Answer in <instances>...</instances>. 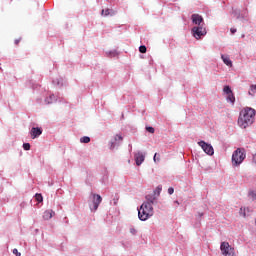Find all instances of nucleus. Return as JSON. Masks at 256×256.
Listing matches in <instances>:
<instances>
[{
	"label": "nucleus",
	"instance_id": "1",
	"mask_svg": "<svg viewBox=\"0 0 256 256\" xmlns=\"http://www.w3.org/2000/svg\"><path fill=\"white\" fill-rule=\"evenodd\" d=\"M253 121H255V109L246 107L240 111L238 125L241 129H247V127L253 125Z\"/></svg>",
	"mask_w": 256,
	"mask_h": 256
},
{
	"label": "nucleus",
	"instance_id": "2",
	"mask_svg": "<svg viewBox=\"0 0 256 256\" xmlns=\"http://www.w3.org/2000/svg\"><path fill=\"white\" fill-rule=\"evenodd\" d=\"M153 215V205L149 203L144 202L138 209V217L140 221H147V219H150V217H153Z\"/></svg>",
	"mask_w": 256,
	"mask_h": 256
},
{
	"label": "nucleus",
	"instance_id": "3",
	"mask_svg": "<svg viewBox=\"0 0 256 256\" xmlns=\"http://www.w3.org/2000/svg\"><path fill=\"white\" fill-rule=\"evenodd\" d=\"M103 201V198L99 194L90 193L89 199H88V205L89 209L92 213H95L99 209V205H101V202Z\"/></svg>",
	"mask_w": 256,
	"mask_h": 256
},
{
	"label": "nucleus",
	"instance_id": "4",
	"mask_svg": "<svg viewBox=\"0 0 256 256\" xmlns=\"http://www.w3.org/2000/svg\"><path fill=\"white\" fill-rule=\"evenodd\" d=\"M247 155L245 154V149L238 148L236 149L232 154V165L233 167H239L243 161H245V158Z\"/></svg>",
	"mask_w": 256,
	"mask_h": 256
},
{
	"label": "nucleus",
	"instance_id": "5",
	"mask_svg": "<svg viewBox=\"0 0 256 256\" xmlns=\"http://www.w3.org/2000/svg\"><path fill=\"white\" fill-rule=\"evenodd\" d=\"M192 36L197 40L205 37L207 35V29L205 26H193L191 29Z\"/></svg>",
	"mask_w": 256,
	"mask_h": 256
},
{
	"label": "nucleus",
	"instance_id": "6",
	"mask_svg": "<svg viewBox=\"0 0 256 256\" xmlns=\"http://www.w3.org/2000/svg\"><path fill=\"white\" fill-rule=\"evenodd\" d=\"M220 250L224 256H235V248L229 245V242H222L220 245Z\"/></svg>",
	"mask_w": 256,
	"mask_h": 256
},
{
	"label": "nucleus",
	"instance_id": "7",
	"mask_svg": "<svg viewBox=\"0 0 256 256\" xmlns=\"http://www.w3.org/2000/svg\"><path fill=\"white\" fill-rule=\"evenodd\" d=\"M199 147L206 153V155L213 156L215 155V150L213 149V146L203 140L198 142Z\"/></svg>",
	"mask_w": 256,
	"mask_h": 256
},
{
	"label": "nucleus",
	"instance_id": "8",
	"mask_svg": "<svg viewBox=\"0 0 256 256\" xmlns=\"http://www.w3.org/2000/svg\"><path fill=\"white\" fill-rule=\"evenodd\" d=\"M191 21H192V24L195 25V27H204L205 26V21L203 20V16H201L199 14H192Z\"/></svg>",
	"mask_w": 256,
	"mask_h": 256
},
{
	"label": "nucleus",
	"instance_id": "9",
	"mask_svg": "<svg viewBox=\"0 0 256 256\" xmlns=\"http://www.w3.org/2000/svg\"><path fill=\"white\" fill-rule=\"evenodd\" d=\"M134 160L136 165L139 167L145 161V153L142 151H137L134 153Z\"/></svg>",
	"mask_w": 256,
	"mask_h": 256
},
{
	"label": "nucleus",
	"instance_id": "10",
	"mask_svg": "<svg viewBox=\"0 0 256 256\" xmlns=\"http://www.w3.org/2000/svg\"><path fill=\"white\" fill-rule=\"evenodd\" d=\"M42 134H43V129H41L39 127H32V129L30 131V135H31L32 139H37V137H39Z\"/></svg>",
	"mask_w": 256,
	"mask_h": 256
},
{
	"label": "nucleus",
	"instance_id": "11",
	"mask_svg": "<svg viewBox=\"0 0 256 256\" xmlns=\"http://www.w3.org/2000/svg\"><path fill=\"white\" fill-rule=\"evenodd\" d=\"M121 141H123V136L117 134V135L114 137V140L111 141L110 148L115 149L117 146L120 145Z\"/></svg>",
	"mask_w": 256,
	"mask_h": 256
},
{
	"label": "nucleus",
	"instance_id": "12",
	"mask_svg": "<svg viewBox=\"0 0 256 256\" xmlns=\"http://www.w3.org/2000/svg\"><path fill=\"white\" fill-rule=\"evenodd\" d=\"M146 201L144 203H148V205H155V201H157V196L155 194H148L145 197Z\"/></svg>",
	"mask_w": 256,
	"mask_h": 256
},
{
	"label": "nucleus",
	"instance_id": "13",
	"mask_svg": "<svg viewBox=\"0 0 256 256\" xmlns=\"http://www.w3.org/2000/svg\"><path fill=\"white\" fill-rule=\"evenodd\" d=\"M116 11L115 10H113V9H109V8H107V9H103L102 11H101V15L103 16V17H109V15L111 16V17H113V15H116Z\"/></svg>",
	"mask_w": 256,
	"mask_h": 256
},
{
	"label": "nucleus",
	"instance_id": "14",
	"mask_svg": "<svg viewBox=\"0 0 256 256\" xmlns=\"http://www.w3.org/2000/svg\"><path fill=\"white\" fill-rule=\"evenodd\" d=\"M221 59L223 63L227 65V67H233V61H231V58H229V55L222 54Z\"/></svg>",
	"mask_w": 256,
	"mask_h": 256
},
{
	"label": "nucleus",
	"instance_id": "15",
	"mask_svg": "<svg viewBox=\"0 0 256 256\" xmlns=\"http://www.w3.org/2000/svg\"><path fill=\"white\" fill-rule=\"evenodd\" d=\"M232 15H234L235 18L237 19H245V16L241 14V10L232 8Z\"/></svg>",
	"mask_w": 256,
	"mask_h": 256
},
{
	"label": "nucleus",
	"instance_id": "16",
	"mask_svg": "<svg viewBox=\"0 0 256 256\" xmlns=\"http://www.w3.org/2000/svg\"><path fill=\"white\" fill-rule=\"evenodd\" d=\"M53 215H55V212L53 210H46L43 214V219H45V221H49V219H51Z\"/></svg>",
	"mask_w": 256,
	"mask_h": 256
},
{
	"label": "nucleus",
	"instance_id": "17",
	"mask_svg": "<svg viewBox=\"0 0 256 256\" xmlns=\"http://www.w3.org/2000/svg\"><path fill=\"white\" fill-rule=\"evenodd\" d=\"M55 101H57V98L53 94L45 98L46 105H51V103H55Z\"/></svg>",
	"mask_w": 256,
	"mask_h": 256
},
{
	"label": "nucleus",
	"instance_id": "18",
	"mask_svg": "<svg viewBox=\"0 0 256 256\" xmlns=\"http://www.w3.org/2000/svg\"><path fill=\"white\" fill-rule=\"evenodd\" d=\"M226 101L231 103V105H235V94H228L226 97Z\"/></svg>",
	"mask_w": 256,
	"mask_h": 256
},
{
	"label": "nucleus",
	"instance_id": "19",
	"mask_svg": "<svg viewBox=\"0 0 256 256\" xmlns=\"http://www.w3.org/2000/svg\"><path fill=\"white\" fill-rule=\"evenodd\" d=\"M119 52L117 50H110L106 52L107 57H117Z\"/></svg>",
	"mask_w": 256,
	"mask_h": 256
},
{
	"label": "nucleus",
	"instance_id": "20",
	"mask_svg": "<svg viewBox=\"0 0 256 256\" xmlns=\"http://www.w3.org/2000/svg\"><path fill=\"white\" fill-rule=\"evenodd\" d=\"M53 84L57 85L58 87H63V78H57L53 80Z\"/></svg>",
	"mask_w": 256,
	"mask_h": 256
},
{
	"label": "nucleus",
	"instance_id": "21",
	"mask_svg": "<svg viewBox=\"0 0 256 256\" xmlns=\"http://www.w3.org/2000/svg\"><path fill=\"white\" fill-rule=\"evenodd\" d=\"M223 91L226 95H231L233 93V90H231V86H224Z\"/></svg>",
	"mask_w": 256,
	"mask_h": 256
},
{
	"label": "nucleus",
	"instance_id": "22",
	"mask_svg": "<svg viewBox=\"0 0 256 256\" xmlns=\"http://www.w3.org/2000/svg\"><path fill=\"white\" fill-rule=\"evenodd\" d=\"M80 143H91V138L89 136H83L80 138Z\"/></svg>",
	"mask_w": 256,
	"mask_h": 256
},
{
	"label": "nucleus",
	"instance_id": "23",
	"mask_svg": "<svg viewBox=\"0 0 256 256\" xmlns=\"http://www.w3.org/2000/svg\"><path fill=\"white\" fill-rule=\"evenodd\" d=\"M35 199L38 203H43V196L41 194H36Z\"/></svg>",
	"mask_w": 256,
	"mask_h": 256
},
{
	"label": "nucleus",
	"instance_id": "24",
	"mask_svg": "<svg viewBox=\"0 0 256 256\" xmlns=\"http://www.w3.org/2000/svg\"><path fill=\"white\" fill-rule=\"evenodd\" d=\"M162 189H163V187H161V186H158L157 188H156V190L154 191V195H161V191H162Z\"/></svg>",
	"mask_w": 256,
	"mask_h": 256
},
{
	"label": "nucleus",
	"instance_id": "25",
	"mask_svg": "<svg viewBox=\"0 0 256 256\" xmlns=\"http://www.w3.org/2000/svg\"><path fill=\"white\" fill-rule=\"evenodd\" d=\"M140 53H147V47L145 45H142L139 47Z\"/></svg>",
	"mask_w": 256,
	"mask_h": 256
},
{
	"label": "nucleus",
	"instance_id": "26",
	"mask_svg": "<svg viewBox=\"0 0 256 256\" xmlns=\"http://www.w3.org/2000/svg\"><path fill=\"white\" fill-rule=\"evenodd\" d=\"M23 149H24V151H29V149H31V144H29V143H24V144H23Z\"/></svg>",
	"mask_w": 256,
	"mask_h": 256
},
{
	"label": "nucleus",
	"instance_id": "27",
	"mask_svg": "<svg viewBox=\"0 0 256 256\" xmlns=\"http://www.w3.org/2000/svg\"><path fill=\"white\" fill-rule=\"evenodd\" d=\"M131 235H137V229H135V227L131 226L129 229Z\"/></svg>",
	"mask_w": 256,
	"mask_h": 256
},
{
	"label": "nucleus",
	"instance_id": "28",
	"mask_svg": "<svg viewBox=\"0 0 256 256\" xmlns=\"http://www.w3.org/2000/svg\"><path fill=\"white\" fill-rule=\"evenodd\" d=\"M146 131H148V133H155V128H153L151 126H147Z\"/></svg>",
	"mask_w": 256,
	"mask_h": 256
},
{
	"label": "nucleus",
	"instance_id": "29",
	"mask_svg": "<svg viewBox=\"0 0 256 256\" xmlns=\"http://www.w3.org/2000/svg\"><path fill=\"white\" fill-rule=\"evenodd\" d=\"M249 197H250V199H253V201H255V199H256V193H255V192H250V193H249Z\"/></svg>",
	"mask_w": 256,
	"mask_h": 256
},
{
	"label": "nucleus",
	"instance_id": "30",
	"mask_svg": "<svg viewBox=\"0 0 256 256\" xmlns=\"http://www.w3.org/2000/svg\"><path fill=\"white\" fill-rule=\"evenodd\" d=\"M12 253L16 256H21V252H19V250H17V248H14Z\"/></svg>",
	"mask_w": 256,
	"mask_h": 256
},
{
	"label": "nucleus",
	"instance_id": "31",
	"mask_svg": "<svg viewBox=\"0 0 256 256\" xmlns=\"http://www.w3.org/2000/svg\"><path fill=\"white\" fill-rule=\"evenodd\" d=\"M175 193V189L173 187L168 188V194L173 195Z\"/></svg>",
	"mask_w": 256,
	"mask_h": 256
},
{
	"label": "nucleus",
	"instance_id": "32",
	"mask_svg": "<svg viewBox=\"0 0 256 256\" xmlns=\"http://www.w3.org/2000/svg\"><path fill=\"white\" fill-rule=\"evenodd\" d=\"M255 93H256V91H252L251 86H250V90L248 92V95H251V97H254Z\"/></svg>",
	"mask_w": 256,
	"mask_h": 256
},
{
	"label": "nucleus",
	"instance_id": "33",
	"mask_svg": "<svg viewBox=\"0 0 256 256\" xmlns=\"http://www.w3.org/2000/svg\"><path fill=\"white\" fill-rule=\"evenodd\" d=\"M230 31H231L232 35H235V33H237V29H235V28H231Z\"/></svg>",
	"mask_w": 256,
	"mask_h": 256
},
{
	"label": "nucleus",
	"instance_id": "34",
	"mask_svg": "<svg viewBox=\"0 0 256 256\" xmlns=\"http://www.w3.org/2000/svg\"><path fill=\"white\" fill-rule=\"evenodd\" d=\"M158 155H159V154H157V153L154 154V158H153V159H154L155 162H157V160L159 161Z\"/></svg>",
	"mask_w": 256,
	"mask_h": 256
},
{
	"label": "nucleus",
	"instance_id": "35",
	"mask_svg": "<svg viewBox=\"0 0 256 256\" xmlns=\"http://www.w3.org/2000/svg\"><path fill=\"white\" fill-rule=\"evenodd\" d=\"M251 91H256V84L251 85Z\"/></svg>",
	"mask_w": 256,
	"mask_h": 256
},
{
	"label": "nucleus",
	"instance_id": "36",
	"mask_svg": "<svg viewBox=\"0 0 256 256\" xmlns=\"http://www.w3.org/2000/svg\"><path fill=\"white\" fill-rule=\"evenodd\" d=\"M19 41H21L20 39H16L15 40V45H19Z\"/></svg>",
	"mask_w": 256,
	"mask_h": 256
},
{
	"label": "nucleus",
	"instance_id": "37",
	"mask_svg": "<svg viewBox=\"0 0 256 256\" xmlns=\"http://www.w3.org/2000/svg\"><path fill=\"white\" fill-rule=\"evenodd\" d=\"M198 216H199V217H203V213L199 212V213H198Z\"/></svg>",
	"mask_w": 256,
	"mask_h": 256
},
{
	"label": "nucleus",
	"instance_id": "38",
	"mask_svg": "<svg viewBox=\"0 0 256 256\" xmlns=\"http://www.w3.org/2000/svg\"><path fill=\"white\" fill-rule=\"evenodd\" d=\"M174 203H176V205H179V201H177V200Z\"/></svg>",
	"mask_w": 256,
	"mask_h": 256
},
{
	"label": "nucleus",
	"instance_id": "39",
	"mask_svg": "<svg viewBox=\"0 0 256 256\" xmlns=\"http://www.w3.org/2000/svg\"><path fill=\"white\" fill-rule=\"evenodd\" d=\"M246 216V214H245V209H244V217Z\"/></svg>",
	"mask_w": 256,
	"mask_h": 256
}]
</instances>
